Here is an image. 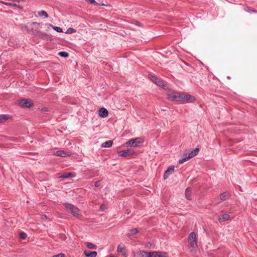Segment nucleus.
<instances>
[{
  "label": "nucleus",
  "mask_w": 257,
  "mask_h": 257,
  "mask_svg": "<svg viewBox=\"0 0 257 257\" xmlns=\"http://www.w3.org/2000/svg\"><path fill=\"white\" fill-rule=\"evenodd\" d=\"M168 99L171 101H182L184 102H193L195 100L194 96L190 94L173 92L168 94Z\"/></svg>",
  "instance_id": "obj_1"
},
{
  "label": "nucleus",
  "mask_w": 257,
  "mask_h": 257,
  "mask_svg": "<svg viewBox=\"0 0 257 257\" xmlns=\"http://www.w3.org/2000/svg\"><path fill=\"white\" fill-rule=\"evenodd\" d=\"M144 142V140L141 138H137L133 139H131L127 141L125 144L127 146H130L131 147H136L142 144Z\"/></svg>",
  "instance_id": "obj_2"
},
{
  "label": "nucleus",
  "mask_w": 257,
  "mask_h": 257,
  "mask_svg": "<svg viewBox=\"0 0 257 257\" xmlns=\"http://www.w3.org/2000/svg\"><path fill=\"white\" fill-rule=\"evenodd\" d=\"M64 205L67 211L69 212L71 214H72L73 215L77 216L79 214L80 210L77 207L74 206L72 204L68 203H65Z\"/></svg>",
  "instance_id": "obj_3"
},
{
  "label": "nucleus",
  "mask_w": 257,
  "mask_h": 257,
  "mask_svg": "<svg viewBox=\"0 0 257 257\" xmlns=\"http://www.w3.org/2000/svg\"><path fill=\"white\" fill-rule=\"evenodd\" d=\"M188 240L191 247L195 248L197 246L196 235L194 232H191L188 236Z\"/></svg>",
  "instance_id": "obj_4"
},
{
  "label": "nucleus",
  "mask_w": 257,
  "mask_h": 257,
  "mask_svg": "<svg viewBox=\"0 0 257 257\" xmlns=\"http://www.w3.org/2000/svg\"><path fill=\"white\" fill-rule=\"evenodd\" d=\"M149 79L155 83L157 85L159 86L160 87H164L165 85L164 84V82L163 80L156 76L153 75L152 74H149L148 75Z\"/></svg>",
  "instance_id": "obj_5"
},
{
  "label": "nucleus",
  "mask_w": 257,
  "mask_h": 257,
  "mask_svg": "<svg viewBox=\"0 0 257 257\" xmlns=\"http://www.w3.org/2000/svg\"><path fill=\"white\" fill-rule=\"evenodd\" d=\"M19 104L21 107L30 108L33 106V102L31 100L24 98L19 101Z\"/></svg>",
  "instance_id": "obj_6"
},
{
  "label": "nucleus",
  "mask_w": 257,
  "mask_h": 257,
  "mask_svg": "<svg viewBox=\"0 0 257 257\" xmlns=\"http://www.w3.org/2000/svg\"><path fill=\"white\" fill-rule=\"evenodd\" d=\"M31 32L33 35L44 40H47L49 37L47 34L36 30H33V28L31 29Z\"/></svg>",
  "instance_id": "obj_7"
},
{
  "label": "nucleus",
  "mask_w": 257,
  "mask_h": 257,
  "mask_svg": "<svg viewBox=\"0 0 257 257\" xmlns=\"http://www.w3.org/2000/svg\"><path fill=\"white\" fill-rule=\"evenodd\" d=\"M151 257H168L167 253L162 251L151 252Z\"/></svg>",
  "instance_id": "obj_8"
},
{
  "label": "nucleus",
  "mask_w": 257,
  "mask_h": 257,
  "mask_svg": "<svg viewBox=\"0 0 257 257\" xmlns=\"http://www.w3.org/2000/svg\"><path fill=\"white\" fill-rule=\"evenodd\" d=\"M117 153L119 156L123 157H127V156L133 154V152L129 149L118 151Z\"/></svg>",
  "instance_id": "obj_9"
},
{
  "label": "nucleus",
  "mask_w": 257,
  "mask_h": 257,
  "mask_svg": "<svg viewBox=\"0 0 257 257\" xmlns=\"http://www.w3.org/2000/svg\"><path fill=\"white\" fill-rule=\"evenodd\" d=\"M54 154L57 156L66 157L69 156L70 154L68 152H66L63 150H59L54 153Z\"/></svg>",
  "instance_id": "obj_10"
},
{
  "label": "nucleus",
  "mask_w": 257,
  "mask_h": 257,
  "mask_svg": "<svg viewBox=\"0 0 257 257\" xmlns=\"http://www.w3.org/2000/svg\"><path fill=\"white\" fill-rule=\"evenodd\" d=\"M174 171V166H170L168 168V169L165 172L164 174V179H166L168 178L170 175L172 174Z\"/></svg>",
  "instance_id": "obj_11"
},
{
  "label": "nucleus",
  "mask_w": 257,
  "mask_h": 257,
  "mask_svg": "<svg viewBox=\"0 0 257 257\" xmlns=\"http://www.w3.org/2000/svg\"><path fill=\"white\" fill-rule=\"evenodd\" d=\"M229 196L230 195L229 192H225L221 194L220 195V198L218 199V201H217V203H220V201H224L227 199L228 198H229Z\"/></svg>",
  "instance_id": "obj_12"
},
{
  "label": "nucleus",
  "mask_w": 257,
  "mask_h": 257,
  "mask_svg": "<svg viewBox=\"0 0 257 257\" xmlns=\"http://www.w3.org/2000/svg\"><path fill=\"white\" fill-rule=\"evenodd\" d=\"M229 215L228 214H224L218 216V219L220 223L227 221L229 219Z\"/></svg>",
  "instance_id": "obj_13"
},
{
  "label": "nucleus",
  "mask_w": 257,
  "mask_h": 257,
  "mask_svg": "<svg viewBox=\"0 0 257 257\" xmlns=\"http://www.w3.org/2000/svg\"><path fill=\"white\" fill-rule=\"evenodd\" d=\"M117 251L118 252L121 253L122 255H126L125 249L123 244H120L118 245Z\"/></svg>",
  "instance_id": "obj_14"
},
{
  "label": "nucleus",
  "mask_w": 257,
  "mask_h": 257,
  "mask_svg": "<svg viewBox=\"0 0 257 257\" xmlns=\"http://www.w3.org/2000/svg\"><path fill=\"white\" fill-rule=\"evenodd\" d=\"M108 114V110L105 108H101L99 110V115L102 117H105Z\"/></svg>",
  "instance_id": "obj_15"
},
{
  "label": "nucleus",
  "mask_w": 257,
  "mask_h": 257,
  "mask_svg": "<svg viewBox=\"0 0 257 257\" xmlns=\"http://www.w3.org/2000/svg\"><path fill=\"white\" fill-rule=\"evenodd\" d=\"M192 189L190 187L187 188L185 190V197L187 199L191 200V198Z\"/></svg>",
  "instance_id": "obj_16"
},
{
  "label": "nucleus",
  "mask_w": 257,
  "mask_h": 257,
  "mask_svg": "<svg viewBox=\"0 0 257 257\" xmlns=\"http://www.w3.org/2000/svg\"><path fill=\"white\" fill-rule=\"evenodd\" d=\"M84 254L87 257H96L97 255L96 251H91L89 250H84Z\"/></svg>",
  "instance_id": "obj_17"
},
{
  "label": "nucleus",
  "mask_w": 257,
  "mask_h": 257,
  "mask_svg": "<svg viewBox=\"0 0 257 257\" xmlns=\"http://www.w3.org/2000/svg\"><path fill=\"white\" fill-rule=\"evenodd\" d=\"M138 255L139 257H151V252L140 251L138 253Z\"/></svg>",
  "instance_id": "obj_18"
},
{
  "label": "nucleus",
  "mask_w": 257,
  "mask_h": 257,
  "mask_svg": "<svg viewBox=\"0 0 257 257\" xmlns=\"http://www.w3.org/2000/svg\"><path fill=\"white\" fill-rule=\"evenodd\" d=\"M75 176V173L72 172L64 173L61 176V178H67L69 177H73Z\"/></svg>",
  "instance_id": "obj_19"
},
{
  "label": "nucleus",
  "mask_w": 257,
  "mask_h": 257,
  "mask_svg": "<svg viewBox=\"0 0 257 257\" xmlns=\"http://www.w3.org/2000/svg\"><path fill=\"white\" fill-rule=\"evenodd\" d=\"M198 152H199V149L198 148H195L194 150H193L192 151H191L188 155V158L190 159L193 157H194L195 156H196V155L198 154Z\"/></svg>",
  "instance_id": "obj_20"
},
{
  "label": "nucleus",
  "mask_w": 257,
  "mask_h": 257,
  "mask_svg": "<svg viewBox=\"0 0 257 257\" xmlns=\"http://www.w3.org/2000/svg\"><path fill=\"white\" fill-rule=\"evenodd\" d=\"M30 25L31 26H34V28H32L33 29V30H36L41 28V24L37 22H33L31 24H30Z\"/></svg>",
  "instance_id": "obj_21"
},
{
  "label": "nucleus",
  "mask_w": 257,
  "mask_h": 257,
  "mask_svg": "<svg viewBox=\"0 0 257 257\" xmlns=\"http://www.w3.org/2000/svg\"><path fill=\"white\" fill-rule=\"evenodd\" d=\"M112 141H106L102 144L101 146L103 148H108L112 146Z\"/></svg>",
  "instance_id": "obj_22"
},
{
  "label": "nucleus",
  "mask_w": 257,
  "mask_h": 257,
  "mask_svg": "<svg viewBox=\"0 0 257 257\" xmlns=\"http://www.w3.org/2000/svg\"><path fill=\"white\" fill-rule=\"evenodd\" d=\"M85 244H86L87 247L89 249H95L97 248L96 245L92 243L86 242Z\"/></svg>",
  "instance_id": "obj_23"
},
{
  "label": "nucleus",
  "mask_w": 257,
  "mask_h": 257,
  "mask_svg": "<svg viewBox=\"0 0 257 257\" xmlns=\"http://www.w3.org/2000/svg\"><path fill=\"white\" fill-rule=\"evenodd\" d=\"M138 232V230L137 228H133L130 230L129 232L128 233V236L130 237L131 236H133L136 234H137Z\"/></svg>",
  "instance_id": "obj_24"
},
{
  "label": "nucleus",
  "mask_w": 257,
  "mask_h": 257,
  "mask_svg": "<svg viewBox=\"0 0 257 257\" xmlns=\"http://www.w3.org/2000/svg\"><path fill=\"white\" fill-rule=\"evenodd\" d=\"M9 119V115H0V123L4 122Z\"/></svg>",
  "instance_id": "obj_25"
},
{
  "label": "nucleus",
  "mask_w": 257,
  "mask_h": 257,
  "mask_svg": "<svg viewBox=\"0 0 257 257\" xmlns=\"http://www.w3.org/2000/svg\"><path fill=\"white\" fill-rule=\"evenodd\" d=\"M49 26L52 28L54 30H55L56 32L59 33H61L63 32L62 29L59 27L53 26L52 24H49Z\"/></svg>",
  "instance_id": "obj_26"
},
{
  "label": "nucleus",
  "mask_w": 257,
  "mask_h": 257,
  "mask_svg": "<svg viewBox=\"0 0 257 257\" xmlns=\"http://www.w3.org/2000/svg\"><path fill=\"white\" fill-rule=\"evenodd\" d=\"M38 15L40 17H44L45 18H47L48 17V14L45 11H41L40 12H39Z\"/></svg>",
  "instance_id": "obj_27"
},
{
  "label": "nucleus",
  "mask_w": 257,
  "mask_h": 257,
  "mask_svg": "<svg viewBox=\"0 0 257 257\" xmlns=\"http://www.w3.org/2000/svg\"><path fill=\"white\" fill-rule=\"evenodd\" d=\"M58 55L61 57L65 58L68 57L69 56L68 53L66 52H60L58 53Z\"/></svg>",
  "instance_id": "obj_28"
},
{
  "label": "nucleus",
  "mask_w": 257,
  "mask_h": 257,
  "mask_svg": "<svg viewBox=\"0 0 257 257\" xmlns=\"http://www.w3.org/2000/svg\"><path fill=\"white\" fill-rule=\"evenodd\" d=\"M20 237L22 239H25L27 236V235L26 233L23 232H21L19 234Z\"/></svg>",
  "instance_id": "obj_29"
},
{
  "label": "nucleus",
  "mask_w": 257,
  "mask_h": 257,
  "mask_svg": "<svg viewBox=\"0 0 257 257\" xmlns=\"http://www.w3.org/2000/svg\"><path fill=\"white\" fill-rule=\"evenodd\" d=\"M2 3L4 4H5V5H7V6H12V7H16L17 6V4H16L15 3H7V2H2Z\"/></svg>",
  "instance_id": "obj_30"
},
{
  "label": "nucleus",
  "mask_w": 257,
  "mask_h": 257,
  "mask_svg": "<svg viewBox=\"0 0 257 257\" xmlns=\"http://www.w3.org/2000/svg\"><path fill=\"white\" fill-rule=\"evenodd\" d=\"M189 159V158H188V156L186 157L185 158H182V159H180L179 161V164H182L184 162H185V161H187V160H188Z\"/></svg>",
  "instance_id": "obj_31"
},
{
  "label": "nucleus",
  "mask_w": 257,
  "mask_h": 257,
  "mask_svg": "<svg viewBox=\"0 0 257 257\" xmlns=\"http://www.w3.org/2000/svg\"><path fill=\"white\" fill-rule=\"evenodd\" d=\"M76 32V30L73 28H69L67 29V32H66L67 34H71Z\"/></svg>",
  "instance_id": "obj_32"
},
{
  "label": "nucleus",
  "mask_w": 257,
  "mask_h": 257,
  "mask_svg": "<svg viewBox=\"0 0 257 257\" xmlns=\"http://www.w3.org/2000/svg\"><path fill=\"white\" fill-rule=\"evenodd\" d=\"M53 257H65V254L61 253L53 256Z\"/></svg>",
  "instance_id": "obj_33"
},
{
  "label": "nucleus",
  "mask_w": 257,
  "mask_h": 257,
  "mask_svg": "<svg viewBox=\"0 0 257 257\" xmlns=\"http://www.w3.org/2000/svg\"><path fill=\"white\" fill-rule=\"evenodd\" d=\"M100 185V181H97L94 183V186L96 187H98Z\"/></svg>",
  "instance_id": "obj_34"
},
{
  "label": "nucleus",
  "mask_w": 257,
  "mask_h": 257,
  "mask_svg": "<svg viewBox=\"0 0 257 257\" xmlns=\"http://www.w3.org/2000/svg\"><path fill=\"white\" fill-rule=\"evenodd\" d=\"M60 237H61V239L63 240H65L66 238V236H65V234H60Z\"/></svg>",
  "instance_id": "obj_35"
},
{
  "label": "nucleus",
  "mask_w": 257,
  "mask_h": 257,
  "mask_svg": "<svg viewBox=\"0 0 257 257\" xmlns=\"http://www.w3.org/2000/svg\"><path fill=\"white\" fill-rule=\"evenodd\" d=\"M105 205H102L101 206H100V208L102 209V210H104L105 209Z\"/></svg>",
  "instance_id": "obj_36"
},
{
  "label": "nucleus",
  "mask_w": 257,
  "mask_h": 257,
  "mask_svg": "<svg viewBox=\"0 0 257 257\" xmlns=\"http://www.w3.org/2000/svg\"><path fill=\"white\" fill-rule=\"evenodd\" d=\"M41 110H42V111H44V112H46V111H48V110H47V108H42V109H41Z\"/></svg>",
  "instance_id": "obj_37"
},
{
  "label": "nucleus",
  "mask_w": 257,
  "mask_h": 257,
  "mask_svg": "<svg viewBox=\"0 0 257 257\" xmlns=\"http://www.w3.org/2000/svg\"><path fill=\"white\" fill-rule=\"evenodd\" d=\"M47 218L46 215H44L42 216V219H46Z\"/></svg>",
  "instance_id": "obj_38"
},
{
  "label": "nucleus",
  "mask_w": 257,
  "mask_h": 257,
  "mask_svg": "<svg viewBox=\"0 0 257 257\" xmlns=\"http://www.w3.org/2000/svg\"><path fill=\"white\" fill-rule=\"evenodd\" d=\"M227 79H230V77L229 76H227Z\"/></svg>",
  "instance_id": "obj_39"
}]
</instances>
